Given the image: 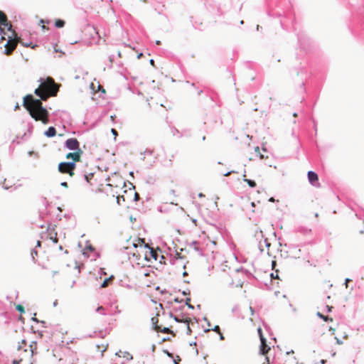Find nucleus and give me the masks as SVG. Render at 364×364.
<instances>
[{
    "mask_svg": "<svg viewBox=\"0 0 364 364\" xmlns=\"http://www.w3.org/2000/svg\"><path fill=\"white\" fill-rule=\"evenodd\" d=\"M95 334H97V336L100 337V338H104L107 333L105 331H100L98 333H97L96 331L94 332Z\"/></svg>",
    "mask_w": 364,
    "mask_h": 364,
    "instance_id": "72a5a7b5",
    "label": "nucleus"
},
{
    "mask_svg": "<svg viewBox=\"0 0 364 364\" xmlns=\"http://www.w3.org/2000/svg\"><path fill=\"white\" fill-rule=\"evenodd\" d=\"M295 71L297 76H301V82L300 85V87L302 89L303 92H306L304 80H306L309 76L307 68L305 67L295 68Z\"/></svg>",
    "mask_w": 364,
    "mask_h": 364,
    "instance_id": "0eeeda50",
    "label": "nucleus"
},
{
    "mask_svg": "<svg viewBox=\"0 0 364 364\" xmlns=\"http://www.w3.org/2000/svg\"><path fill=\"white\" fill-rule=\"evenodd\" d=\"M50 226H51V223H48V228H47V231H52V230H54V227H53V228H50Z\"/></svg>",
    "mask_w": 364,
    "mask_h": 364,
    "instance_id": "864d4df0",
    "label": "nucleus"
},
{
    "mask_svg": "<svg viewBox=\"0 0 364 364\" xmlns=\"http://www.w3.org/2000/svg\"><path fill=\"white\" fill-rule=\"evenodd\" d=\"M236 173L235 171H230L225 173H223L224 176H229L231 173Z\"/></svg>",
    "mask_w": 364,
    "mask_h": 364,
    "instance_id": "603ef678",
    "label": "nucleus"
},
{
    "mask_svg": "<svg viewBox=\"0 0 364 364\" xmlns=\"http://www.w3.org/2000/svg\"><path fill=\"white\" fill-rule=\"evenodd\" d=\"M96 311L97 313H100L102 315H105L106 313L105 312V309L103 306H99L97 309H96Z\"/></svg>",
    "mask_w": 364,
    "mask_h": 364,
    "instance_id": "c85d7f7f",
    "label": "nucleus"
},
{
    "mask_svg": "<svg viewBox=\"0 0 364 364\" xmlns=\"http://www.w3.org/2000/svg\"><path fill=\"white\" fill-rule=\"evenodd\" d=\"M164 353L166 354L168 357L173 358V353L169 352L168 350H164Z\"/></svg>",
    "mask_w": 364,
    "mask_h": 364,
    "instance_id": "a18cd8bd",
    "label": "nucleus"
},
{
    "mask_svg": "<svg viewBox=\"0 0 364 364\" xmlns=\"http://www.w3.org/2000/svg\"><path fill=\"white\" fill-rule=\"evenodd\" d=\"M74 152H70L67 154L66 159H71L73 161H78L80 159L82 154H83L82 150L73 151Z\"/></svg>",
    "mask_w": 364,
    "mask_h": 364,
    "instance_id": "ddd939ff",
    "label": "nucleus"
},
{
    "mask_svg": "<svg viewBox=\"0 0 364 364\" xmlns=\"http://www.w3.org/2000/svg\"><path fill=\"white\" fill-rule=\"evenodd\" d=\"M33 129V126L32 124L28 123V136L31 134Z\"/></svg>",
    "mask_w": 364,
    "mask_h": 364,
    "instance_id": "ea45409f",
    "label": "nucleus"
},
{
    "mask_svg": "<svg viewBox=\"0 0 364 364\" xmlns=\"http://www.w3.org/2000/svg\"><path fill=\"white\" fill-rule=\"evenodd\" d=\"M270 350V347L267 343V339L261 334L259 353L262 355H265Z\"/></svg>",
    "mask_w": 364,
    "mask_h": 364,
    "instance_id": "f8f14e48",
    "label": "nucleus"
},
{
    "mask_svg": "<svg viewBox=\"0 0 364 364\" xmlns=\"http://www.w3.org/2000/svg\"><path fill=\"white\" fill-rule=\"evenodd\" d=\"M42 203L45 207V210H46L48 205H49V202L47 200L46 198H42Z\"/></svg>",
    "mask_w": 364,
    "mask_h": 364,
    "instance_id": "58836bf2",
    "label": "nucleus"
},
{
    "mask_svg": "<svg viewBox=\"0 0 364 364\" xmlns=\"http://www.w3.org/2000/svg\"><path fill=\"white\" fill-rule=\"evenodd\" d=\"M92 177H93V173H92L84 175L85 180L87 183H90V180L92 179Z\"/></svg>",
    "mask_w": 364,
    "mask_h": 364,
    "instance_id": "7c9ffc66",
    "label": "nucleus"
},
{
    "mask_svg": "<svg viewBox=\"0 0 364 364\" xmlns=\"http://www.w3.org/2000/svg\"><path fill=\"white\" fill-rule=\"evenodd\" d=\"M350 281H351V279H349V278H346V279H345V285H346V288L348 287V283L349 282H350Z\"/></svg>",
    "mask_w": 364,
    "mask_h": 364,
    "instance_id": "6e6d98bb",
    "label": "nucleus"
},
{
    "mask_svg": "<svg viewBox=\"0 0 364 364\" xmlns=\"http://www.w3.org/2000/svg\"><path fill=\"white\" fill-rule=\"evenodd\" d=\"M41 81V85L36 88L34 91V93L36 96H38L41 100H43V101H47L49 97H50V95L46 92V88H44L43 85L45 82L42 78H40L39 80Z\"/></svg>",
    "mask_w": 364,
    "mask_h": 364,
    "instance_id": "423d86ee",
    "label": "nucleus"
},
{
    "mask_svg": "<svg viewBox=\"0 0 364 364\" xmlns=\"http://www.w3.org/2000/svg\"><path fill=\"white\" fill-rule=\"evenodd\" d=\"M139 194L136 192H135V193H134V200L136 201V200H139Z\"/></svg>",
    "mask_w": 364,
    "mask_h": 364,
    "instance_id": "5fc2aeb1",
    "label": "nucleus"
},
{
    "mask_svg": "<svg viewBox=\"0 0 364 364\" xmlns=\"http://www.w3.org/2000/svg\"><path fill=\"white\" fill-rule=\"evenodd\" d=\"M44 135L48 138L55 136L56 135V129L53 126L49 127L48 129L45 131Z\"/></svg>",
    "mask_w": 364,
    "mask_h": 364,
    "instance_id": "2eb2a0df",
    "label": "nucleus"
},
{
    "mask_svg": "<svg viewBox=\"0 0 364 364\" xmlns=\"http://www.w3.org/2000/svg\"><path fill=\"white\" fill-rule=\"evenodd\" d=\"M334 338H335V340H336V343H337L338 345H341V344H343V341H342L341 339H339V338H337V337H335Z\"/></svg>",
    "mask_w": 364,
    "mask_h": 364,
    "instance_id": "8fccbe9b",
    "label": "nucleus"
},
{
    "mask_svg": "<svg viewBox=\"0 0 364 364\" xmlns=\"http://www.w3.org/2000/svg\"><path fill=\"white\" fill-rule=\"evenodd\" d=\"M36 346H37L36 341H32L29 346V348H30L32 355H33L35 353V351L36 350Z\"/></svg>",
    "mask_w": 364,
    "mask_h": 364,
    "instance_id": "393cba45",
    "label": "nucleus"
},
{
    "mask_svg": "<svg viewBox=\"0 0 364 364\" xmlns=\"http://www.w3.org/2000/svg\"><path fill=\"white\" fill-rule=\"evenodd\" d=\"M112 278H113V276H111L109 278H107L104 280V282H102V284H101V287L104 288V287H106L108 284V282L109 279H111Z\"/></svg>",
    "mask_w": 364,
    "mask_h": 364,
    "instance_id": "c9c22d12",
    "label": "nucleus"
},
{
    "mask_svg": "<svg viewBox=\"0 0 364 364\" xmlns=\"http://www.w3.org/2000/svg\"><path fill=\"white\" fill-rule=\"evenodd\" d=\"M60 85L55 83L53 79L48 78L45 82L43 87L46 88V92L50 95V97L55 96L59 90Z\"/></svg>",
    "mask_w": 364,
    "mask_h": 364,
    "instance_id": "20e7f679",
    "label": "nucleus"
},
{
    "mask_svg": "<svg viewBox=\"0 0 364 364\" xmlns=\"http://www.w3.org/2000/svg\"><path fill=\"white\" fill-rule=\"evenodd\" d=\"M316 316L318 317H319L320 318L323 319L324 321L326 322H328V321H332L333 319L327 316H324L323 314H321V312L318 311L316 313Z\"/></svg>",
    "mask_w": 364,
    "mask_h": 364,
    "instance_id": "6ab92c4d",
    "label": "nucleus"
},
{
    "mask_svg": "<svg viewBox=\"0 0 364 364\" xmlns=\"http://www.w3.org/2000/svg\"><path fill=\"white\" fill-rule=\"evenodd\" d=\"M114 55H110L109 56V65H107V66H108L109 68H112V63L114 62Z\"/></svg>",
    "mask_w": 364,
    "mask_h": 364,
    "instance_id": "473e14b6",
    "label": "nucleus"
},
{
    "mask_svg": "<svg viewBox=\"0 0 364 364\" xmlns=\"http://www.w3.org/2000/svg\"><path fill=\"white\" fill-rule=\"evenodd\" d=\"M182 294L186 296V295H189L190 294V291H182Z\"/></svg>",
    "mask_w": 364,
    "mask_h": 364,
    "instance_id": "338daca9",
    "label": "nucleus"
},
{
    "mask_svg": "<svg viewBox=\"0 0 364 364\" xmlns=\"http://www.w3.org/2000/svg\"><path fill=\"white\" fill-rule=\"evenodd\" d=\"M36 314H34V316H33V317H32V318H31V319H32V321H34V322H36V323H41L42 324H43V325H44V324L46 323V322H45V321H40V320H38V319L36 317Z\"/></svg>",
    "mask_w": 364,
    "mask_h": 364,
    "instance_id": "a19ab883",
    "label": "nucleus"
},
{
    "mask_svg": "<svg viewBox=\"0 0 364 364\" xmlns=\"http://www.w3.org/2000/svg\"><path fill=\"white\" fill-rule=\"evenodd\" d=\"M50 239L53 241V243H58V238L57 237V232H55L54 236L50 235Z\"/></svg>",
    "mask_w": 364,
    "mask_h": 364,
    "instance_id": "e433bc0d",
    "label": "nucleus"
},
{
    "mask_svg": "<svg viewBox=\"0 0 364 364\" xmlns=\"http://www.w3.org/2000/svg\"><path fill=\"white\" fill-rule=\"evenodd\" d=\"M154 153V151L149 149H146L144 152L141 153V155H152Z\"/></svg>",
    "mask_w": 364,
    "mask_h": 364,
    "instance_id": "f704fd0d",
    "label": "nucleus"
},
{
    "mask_svg": "<svg viewBox=\"0 0 364 364\" xmlns=\"http://www.w3.org/2000/svg\"><path fill=\"white\" fill-rule=\"evenodd\" d=\"M37 255H38V251L36 249H33L31 252V256L32 260L34 263L36 262V259L35 257Z\"/></svg>",
    "mask_w": 364,
    "mask_h": 364,
    "instance_id": "bb28decb",
    "label": "nucleus"
},
{
    "mask_svg": "<svg viewBox=\"0 0 364 364\" xmlns=\"http://www.w3.org/2000/svg\"><path fill=\"white\" fill-rule=\"evenodd\" d=\"M16 310L20 312V313H23L24 312V308L23 306L21 305H18L16 307Z\"/></svg>",
    "mask_w": 364,
    "mask_h": 364,
    "instance_id": "37998d69",
    "label": "nucleus"
},
{
    "mask_svg": "<svg viewBox=\"0 0 364 364\" xmlns=\"http://www.w3.org/2000/svg\"><path fill=\"white\" fill-rule=\"evenodd\" d=\"M257 332H258V334H259V338H261V334H263V333H262V328H258V329H257Z\"/></svg>",
    "mask_w": 364,
    "mask_h": 364,
    "instance_id": "13d9d810",
    "label": "nucleus"
},
{
    "mask_svg": "<svg viewBox=\"0 0 364 364\" xmlns=\"http://www.w3.org/2000/svg\"><path fill=\"white\" fill-rule=\"evenodd\" d=\"M11 24L8 21L6 15L0 10V36L1 38H5V36L7 35L5 31V28L8 31H12Z\"/></svg>",
    "mask_w": 364,
    "mask_h": 364,
    "instance_id": "7ed1b4c3",
    "label": "nucleus"
},
{
    "mask_svg": "<svg viewBox=\"0 0 364 364\" xmlns=\"http://www.w3.org/2000/svg\"><path fill=\"white\" fill-rule=\"evenodd\" d=\"M244 181H245L248 184V186L251 188H255L257 186V183L254 180L244 178Z\"/></svg>",
    "mask_w": 364,
    "mask_h": 364,
    "instance_id": "5701e85b",
    "label": "nucleus"
},
{
    "mask_svg": "<svg viewBox=\"0 0 364 364\" xmlns=\"http://www.w3.org/2000/svg\"><path fill=\"white\" fill-rule=\"evenodd\" d=\"M58 171L61 173H67L70 175V171L67 166H63L62 169H58Z\"/></svg>",
    "mask_w": 364,
    "mask_h": 364,
    "instance_id": "c756f323",
    "label": "nucleus"
},
{
    "mask_svg": "<svg viewBox=\"0 0 364 364\" xmlns=\"http://www.w3.org/2000/svg\"><path fill=\"white\" fill-rule=\"evenodd\" d=\"M245 270V268L243 267H240L238 269H236V272H242V271Z\"/></svg>",
    "mask_w": 364,
    "mask_h": 364,
    "instance_id": "bf43d9fd",
    "label": "nucleus"
},
{
    "mask_svg": "<svg viewBox=\"0 0 364 364\" xmlns=\"http://www.w3.org/2000/svg\"><path fill=\"white\" fill-rule=\"evenodd\" d=\"M326 311H327V312L330 313V312H331V311H332L333 306H328V305H326Z\"/></svg>",
    "mask_w": 364,
    "mask_h": 364,
    "instance_id": "3c124183",
    "label": "nucleus"
},
{
    "mask_svg": "<svg viewBox=\"0 0 364 364\" xmlns=\"http://www.w3.org/2000/svg\"><path fill=\"white\" fill-rule=\"evenodd\" d=\"M139 240L143 243L144 245V247L145 249H149L150 251H149V255H150V257H152L153 259H154L155 260L157 259L158 258V254L156 252H155L153 249H151L148 244H146L144 241V239L142 238V239H139Z\"/></svg>",
    "mask_w": 364,
    "mask_h": 364,
    "instance_id": "4468645a",
    "label": "nucleus"
},
{
    "mask_svg": "<svg viewBox=\"0 0 364 364\" xmlns=\"http://www.w3.org/2000/svg\"><path fill=\"white\" fill-rule=\"evenodd\" d=\"M182 301H183V299H179L178 298L174 299V301L177 302V303H181V302H182Z\"/></svg>",
    "mask_w": 364,
    "mask_h": 364,
    "instance_id": "69168bd1",
    "label": "nucleus"
},
{
    "mask_svg": "<svg viewBox=\"0 0 364 364\" xmlns=\"http://www.w3.org/2000/svg\"><path fill=\"white\" fill-rule=\"evenodd\" d=\"M267 13L270 17L279 18L280 25L283 29L288 30L290 25L294 27L295 17L290 1L282 2L277 0L270 1L267 0Z\"/></svg>",
    "mask_w": 364,
    "mask_h": 364,
    "instance_id": "f257e3e1",
    "label": "nucleus"
},
{
    "mask_svg": "<svg viewBox=\"0 0 364 364\" xmlns=\"http://www.w3.org/2000/svg\"><path fill=\"white\" fill-rule=\"evenodd\" d=\"M211 330L215 331V332H217L218 333H220V326H218V325L215 326L214 328H213Z\"/></svg>",
    "mask_w": 364,
    "mask_h": 364,
    "instance_id": "09e8293b",
    "label": "nucleus"
},
{
    "mask_svg": "<svg viewBox=\"0 0 364 364\" xmlns=\"http://www.w3.org/2000/svg\"><path fill=\"white\" fill-rule=\"evenodd\" d=\"M64 146L70 151L82 150L80 147V142L76 138L68 139L64 143Z\"/></svg>",
    "mask_w": 364,
    "mask_h": 364,
    "instance_id": "1a4fd4ad",
    "label": "nucleus"
},
{
    "mask_svg": "<svg viewBox=\"0 0 364 364\" xmlns=\"http://www.w3.org/2000/svg\"><path fill=\"white\" fill-rule=\"evenodd\" d=\"M65 24V21L63 19H57L55 21V26L56 28H63L64 27Z\"/></svg>",
    "mask_w": 364,
    "mask_h": 364,
    "instance_id": "412c9836",
    "label": "nucleus"
},
{
    "mask_svg": "<svg viewBox=\"0 0 364 364\" xmlns=\"http://www.w3.org/2000/svg\"><path fill=\"white\" fill-rule=\"evenodd\" d=\"M255 152L259 153V156L261 159L264 158V155L259 153V148L258 146L255 147Z\"/></svg>",
    "mask_w": 364,
    "mask_h": 364,
    "instance_id": "49530a36",
    "label": "nucleus"
},
{
    "mask_svg": "<svg viewBox=\"0 0 364 364\" xmlns=\"http://www.w3.org/2000/svg\"><path fill=\"white\" fill-rule=\"evenodd\" d=\"M190 322H191V318H186V319L184 320V323H186L187 326V333L188 334H191V329L190 328Z\"/></svg>",
    "mask_w": 364,
    "mask_h": 364,
    "instance_id": "a878e982",
    "label": "nucleus"
},
{
    "mask_svg": "<svg viewBox=\"0 0 364 364\" xmlns=\"http://www.w3.org/2000/svg\"><path fill=\"white\" fill-rule=\"evenodd\" d=\"M28 113L30 116L35 119L36 121H41L43 124H47L50 122L49 119V112L48 111V114H43V113L36 112L34 110L28 109Z\"/></svg>",
    "mask_w": 364,
    "mask_h": 364,
    "instance_id": "39448f33",
    "label": "nucleus"
},
{
    "mask_svg": "<svg viewBox=\"0 0 364 364\" xmlns=\"http://www.w3.org/2000/svg\"><path fill=\"white\" fill-rule=\"evenodd\" d=\"M60 185L63 187H68V183L65 181L62 182Z\"/></svg>",
    "mask_w": 364,
    "mask_h": 364,
    "instance_id": "e2e57ef3",
    "label": "nucleus"
},
{
    "mask_svg": "<svg viewBox=\"0 0 364 364\" xmlns=\"http://www.w3.org/2000/svg\"><path fill=\"white\" fill-rule=\"evenodd\" d=\"M190 301H191V298L188 297L186 299V305L187 306L188 304H190Z\"/></svg>",
    "mask_w": 364,
    "mask_h": 364,
    "instance_id": "052dcab7",
    "label": "nucleus"
},
{
    "mask_svg": "<svg viewBox=\"0 0 364 364\" xmlns=\"http://www.w3.org/2000/svg\"><path fill=\"white\" fill-rule=\"evenodd\" d=\"M198 242L196 241V240L192 241V242L191 243V246L193 247V248L196 251L202 252V249L198 247Z\"/></svg>",
    "mask_w": 364,
    "mask_h": 364,
    "instance_id": "b1692460",
    "label": "nucleus"
},
{
    "mask_svg": "<svg viewBox=\"0 0 364 364\" xmlns=\"http://www.w3.org/2000/svg\"><path fill=\"white\" fill-rule=\"evenodd\" d=\"M21 43L22 46H23L26 48L31 47L32 48H35L36 47L38 46L36 44H33L32 42H24L23 41V39H21Z\"/></svg>",
    "mask_w": 364,
    "mask_h": 364,
    "instance_id": "aec40b11",
    "label": "nucleus"
},
{
    "mask_svg": "<svg viewBox=\"0 0 364 364\" xmlns=\"http://www.w3.org/2000/svg\"><path fill=\"white\" fill-rule=\"evenodd\" d=\"M187 306L191 309H194V306H193L192 304H189L187 305Z\"/></svg>",
    "mask_w": 364,
    "mask_h": 364,
    "instance_id": "774afa93",
    "label": "nucleus"
},
{
    "mask_svg": "<svg viewBox=\"0 0 364 364\" xmlns=\"http://www.w3.org/2000/svg\"><path fill=\"white\" fill-rule=\"evenodd\" d=\"M329 331L331 332V334H334L335 333V329L333 328L331 326L329 327Z\"/></svg>",
    "mask_w": 364,
    "mask_h": 364,
    "instance_id": "0e129e2a",
    "label": "nucleus"
},
{
    "mask_svg": "<svg viewBox=\"0 0 364 364\" xmlns=\"http://www.w3.org/2000/svg\"><path fill=\"white\" fill-rule=\"evenodd\" d=\"M111 132H112V133L113 134V135H114V136H117V131L115 129H113V128H112V129H111Z\"/></svg>",
    "mask_w": 364,
    "mask_h": 364,
    "instance_id": "4d7b16f0",
    "label": "nucleus"
},
{
    "mask_svg": "<svg viewBox=\"0 0 364 364\" xmlns=\"http://www.w3.org/2000/svg\"><path fill=\"white\" fill-rule=\"evenodd\" d=\"M176 256H177V257H175L173 259H171V264H174V261H175L176 259H177V258H179V259H182V258H183V257H182V256H181V255H180L178 252H176Z\"/></svg>",
    "mask_w": 364,
    "mask_h": 364,
    "instance_id": "de8ad7c7",
    "label": "nucleus"
},
{
    "mask_svg": "<svg viewBox=\"0 0 364 364\" xmlns=\"http://www.w3.org/2000/svg\"><path fill=\"white\" fill-rule=\"evenodd\" d=\"M242 272L246 274L248 277H253L252 274L247 269H245Z\"/></svg>",
    "mask_w": 364,
    "mask_h": 364,
    "instance_id": "c03bdc74",
    "label": "nucleus"
},
{
    "mask_svg": "<svg viewBox=\"0 0 364 364\" xmlns=\"http://www.w3.org/2000/svg\"><path fill=\"white\" fill-rule=\"evenodd\" d=\"M157 332H161L164 333H173L172 331H171L168 327H164L163 328L160 326L159 329L156 330Z\"/></svg>",
    "mask_w": 364,
    "mask_h": 364,
    "instance_id": "4be33fe9",
    "label": "nucleus"
},
{
    "mask_svg": "<svg viewBox=\"0 0 364 364\" xmlns=\"http://www.w3.org/2000/svg\"><path fill=\"white\" fill-rule=\"evenodd\" d=\"M151 321L153 329L156 331L160 328V326L158 325L159 319L156 317H152Z\"/></svg>",
    "mask_w": 364,
    "mask_h": 364,
    "instance_id": "f3484780",
    "label": "nucleus"
},
{
    "mask_svg": "<svg viewBox=\"0 0 364 364\" xmlns=\"http://www.w3.org/2000/svg\"><path fill=\"white\" fill-rule=\"evenodd\" d=\"M185 319L186 318H183V315L181 316V318L178 316H174V321L177 323H184Z\"/></svg>",
    "mask_w": 364,
    "mask_h": 364,
    "instance_id": "cd10ccee",
    "label": "nucleus"
},
{
    "mask_svg": "<svg viewBox=\"0 0 364 364\" xmlns=\"http://www.w3.org/2000/svg\"><path fill=\"white\" fill-rule=\"evenodd\" d=\"M307 177L309 182L311 185L314 186H318V174L313 171H309L307 173Z\"/></svg>",
    "mask_w": 364,
    "mask_h": 364,
    "instance_id": "9b49d317",
    "label": "nucleus"
},
{
    "mask_svg": "<svg viewBox=\"0 0 364 364\" xmlns=\"http://www.w3.org/2000/svg\"><path fill=\"white\" fill-rule=\"evenodd\" d=\"M296 231L306 235L309 234L311 232V230L308 228L301 226L297 228Z\"/></svg>",
    "mask_w": 364,
    "mask_h": 364,
    "instance_id": "dca6fc26",
    "label": "nucleus"
},
{
    "mask_svg": "<svg viewBox=\"0 0 364 364\" xmlns=\"http://www.w3.org/2000/svg\"><path fill=\"white\" fill-rule=\"evenodd\" d=\"M297 36L298 43L301 50H304V52H307L310 46L309 38L304 33H299L297 34Z\"/></svg>",
    "mask_w": 364,
    "mask_h": 364,
    "instance_id": "6e6552de",
    "label": "nucleus"
},
{
    "mask_svg": "<svg viewBox=\"0 0 364 364\" xmlns=\"http://www.w3.org/2000/svg\"><path fill=\"white\" fill-rule=\"evenodd\" d=\"M120 353H123L124 357H126L127 360H132L133 358V356L129 353H128L127 351L122 352L121 350H119V352L116 353V355L120 357L121 356Z\"/></svg>",
    "mask_w": 364,
    "mask_h": 364,
    "instance_id": "a211bd4d",
    "label": "nucleus"
},
{
    "mask_svg": "<svg viewBox=\"0 0 364 364\" xmlns=\"http://www.w3.org/2000/svg\"><path fill=\"white\" fill-rule=\"evenodd\" d=\"M43 100L35 98L31 94L27 95L23 97V106L27 109L34 110L36 112L48 114V109L43 106Z\"/></svg>",
    "mask_w": 364,
    "mask_h": 364,
    "instance_id": "f03ea898",
    "label": "nucleus"
},
{
    "mask_svg": "<svg viewBox=\"0 0 364 364\" xmlns=\"http://www.w3.org/2000/svg\"><path fill=\"white\" fill-rule=\"evenodd\" d=\"M47 215H48L47 211H46V212L41 211V212H40L39 217H40V218L45 220V218Z\"/></svg>",
    "mask_w": 364,
    "mask_h": 364,
    "instance_id": "79ce46f5",
    "label": "nucleus"
},
{
    "mask_svg": "<svg viewBox=\"0 0 364 364\" xmlns=\"http://www.w3.org/2000/svg\"><path fill=\"white\" fill-rule=\"evenodd\" d=\"M14 49V47L11 46V48H6L4 50V53L6 55H10L12 50Z\"/></svg>",
    "mask_w": 364,
    "mask_h": 364,
    "instance_id": "4c0bfd02",
    "label": "nucleus"
},
{
    "mask_svg": "<svg viewBox=\"0 0 364 364\" xmlns=\"http://www.w3.org/2000/svg\"><path fill=\"white\" fill-rule=\"evenodd\" d=\"M86 250H89L90 252H94L95 251V248L91 245H87L85 249L83 250V255H86V252L85 251Z\"/></svg>",
    "mask_w": 364,
    "mask_h": 364,
    "instance_id": "2f4dec72",
    "label": "nucleus"
},
{
    "mask_svg": "<svg viewBox=\"0 0 364 364\" xmlns=\"http://www.w3.org/2000/svg\"><path fill=\"white\" fill-rule=\"evenodd\" d=\"M219 335H220V340L223 341L225 339L223 334L220 332V333H219Z\"/></svg>",
    "mask_w": 364,
    "mask_h": 364,
    "instance_id": "680f3d73",
    "label": "nucleus"
},
{
    "mask_svg": "<svg viewBox=\"0 0 364 364\" xmlns=\"http://www.w3.org/2000/svg\"><path fill=\"white\" fill-rule=\"evenodd\" d=\"M75 162L76 161H75L60 162L58 164V169H62L63 166L68 167V169H69V171H70V176H72L74 175V171H75V169L76 168V163Z\"/></svg>",
    "mask_w": 364,
    "mask_h": 364,
    "instance_id": "9d476101",
    "label": "nucleus"
}]
</instances>
